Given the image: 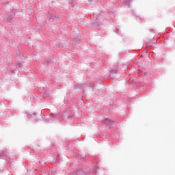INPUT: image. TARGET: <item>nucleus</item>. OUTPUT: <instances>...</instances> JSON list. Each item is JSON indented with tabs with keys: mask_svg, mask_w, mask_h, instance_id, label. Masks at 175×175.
<instances>
[{
	"mask_svg": "<svg viewBox=\"0 0 175 175\" xmlns=\"http://www.w3.org/2000/svg\"><path fill=\"white\" fill-rule=\"evenodd\" d=\"M16 16V12H13V11H11V14L10 15H7L6 20L7 21H12L13 20V16Z\"/></svg>",
	"mask_w": 175,
	"mask_h": 175,
	"instance_id": "obj_2",
	"label": "nucleus"
},
{
	"mask_svg": "<svg viewBox=\"0 0 175 175\" xmlns=\"http://www.w3.org/2000/svg\"><path fill=\"white\" fill-rule=\"evenodd\" d=\"M98 170V167H95L94 170L93 171V173H96V171Z\"/></svg>",
	"mask_w": 175,
	"mask_h": 175,
	"instance_id": "obj_4",
	"label": "nucleus"
},
{
	"mask_svg": "<svg viewBox=\"0 0 175 175\" xmlns=\"http://www.w3.org/2000/svg\"><path fill=\"white\" fill-rule=\"evenodd\" d=\"M128 6H129V4H128Z\"/></svg>",
	"mask_w": 175,
	"mask_h": 175,
	"instance_id": "obj_6",
	"label": "nucleus"
},
{
	"mask_svg": "<svg viewBox=\"0 0 175 175\" xmlns=\"http://www.w3.org/2000/svg\"><path fill=\"white\" fill-rule=\"evenodd\" d=\"M103 124H106V125H109V129H111V127L113 126L111 125H114V124H116L115 121L113 120H110V119L109 118H106L103 121Z\"/></svg>",
	"mask_w": 175,
	"mask_h": 175,
	"instance_id": "obj_1",
	"label": "nucleus"
},
{
	"mask_svg": "<svg viewBox=\"0 0 175 175\" xmlns=\"http://www.w3.org/2000/svg\"><path fill=\"white\" fill-rule=\"evenodd\" d=\"M51 18H52V20H53V21H57V20H58L59 17H58V16H52Z\"/></svg>",
	"mask_w": 175,
	"mask_h": 175,
	"instance_id": "obj_3",
	"label": "nucleus"
},
{
	"mask_svg": "<svg viewBox=\"0 0 175 175\" xmlns=\"http://www.w3.org/2000/svg\"><path fill=\"white\" fill-rule=\"evenodd\" d=\"M129 2H131V0H127Z\"/></svg>",
	"mask_w": 175,
	"mask_h": 175,
	"instance_id": "obj_5",
	"label": "nucleus"
}]
</instances>
